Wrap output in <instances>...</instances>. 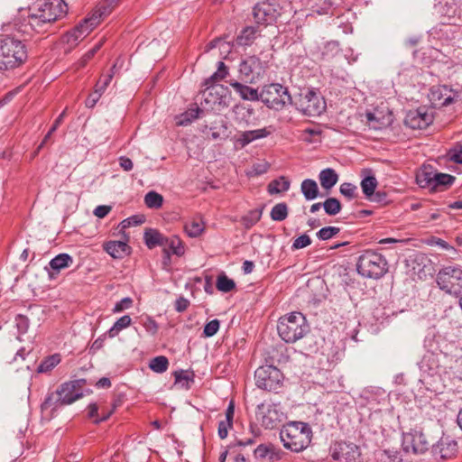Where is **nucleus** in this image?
Here are the masks:
<instances>
[{"label":"nucleus","instance_id":"1","mask_svg":"<svg viewBox=\"0 0 462 462\" xmlns=\"http://www.w3.org/2000/svg\"><path fill=\"white\" fill-rule=\"evenodd\" d=\"M86 383V379L68 381L61 383L55 392L49 393L41 404L42 416L51 420L60 408L82 398L83 386Z\"/></svg>","mask_w":462,"mask_h":462},{"label":"nucleus","instance_id":"2","mask_svg":"<svg viewBox=\"0 0 462 462\" xmlns=\"http://www.w3.org/2000/svg\"><path fill=\"white\" fill-rule=\"evenodd\" d=\"M113 3V0L99 3L87 17L63 35V42L69 44L70 48L77 46L105 17L111 14L114 8Z\"/></svg>","mask_w":462,"mask_h":462},{"label":"nucleus","instance_id":"3","mask_svg":"<svg viewBox=\"0 0 462 462\" xmlns=\"http://www.w3.org/2000/svg\"><path fill=\"white\" fill-rule=\"evenodd\" d=\"M312 430L310 426L302 421H291L280 430V439L283 447L292 452H300L310 443Z\"/></svg>","mask_w":462,"mask_h":462},{"label":"nucleus","instance_id":"4","mask_svg":"<svg viewBox=\"0 0 462 462\" xmlns=\"http://www.w3.org/2000/svg\"><path fill=\"white\" fill-rule=\"evenodd\" d=\"M27 58V48L23 41L7 35L0 38V70L19 68Z\"/></svg>","mask_w":462,"mask_h":462},{"label":"nucleus","instance_id":"5","mask_svg":"<svg viewBox=\"0 0 462 462\" xmlns=\"http://www.w3.org/2000/svg\"><path fill=\"white\" fill-rule=\"evenodd\" d=\"M277 331L284 342L295 343L310 331V327L305 316L294 311L279 319Z\"/></svg>","mask_w":462,"mask_h":462},{"label":"nucleus","instance_id":"6","mask_svg":"<svg viewBox=\"0 0 462 462\" xmlns=\"http://www.w3.org/2000/svg\"><path fill=\"white\" fill-rule=\"evenodd\" d=\"M356 270L365 278L377 280L388 272V262L380 253L365 250L358 257Z\"/></svg>","mask_w":462,"mask_h":462},{"label":"nucleus","instance_id":"7","mask_svg":"<svg viewBox=\"0 0 462 462\" xmlns=\"http://www.w3.org/2000/svg\"><path fill=\"white\" fill-rule=\"evenodd\" d=\"M271 59L272 56L269 57L263 53H261V56L250 55L245 57L239 64L238 71L241 79L251 84L262 79L270 68Z\"/></svg>","mask_w":462,"mask_h":462},{"label":"nucleus","instance_id":"8","mask_svg":"<svg viewBox=\"0 0 462 462\" xmlns=\"http://www.w3.org/2000/svg\"><path fill=\"white\" fill-rule=\"evenodd\" d=\"M260 101L268 108L282 110L287 105H292V97L287 87L279 83L264 85L260 91Z\"/></svg>","mask_w":462,"mask_h":462},{"label":"nucleus","instance_id":"9","mask_svg":"<svg viewBox=\"0 0 462 462\" xmlns=\"http://www.w3.org/2000/svg\"><path fill=\"white\" fill-rule=\"evenodd\" d=\"M437 284L439 289L450 295L462 294V268L458 265H449L441 268L437 273Z\"/></svg>","mask_w":462,"mask_h":462},{"label":"nucleus","instance_id":"10","mask_svg":"<svg viewBox=\"0 0 462 462\" xmlns=\"http://www.w3.org/2000/svg\"><path fill=\"white\" fill-rule=\"evenodd\" d=\"M294 105L300 113L308 116H319L326 110L325 99L314 89L301 91Z\"/></svg>","mask_w":462,"mask_h":462},{"label":"nucleus","instance_id":"11","mask_svg":"<svg viewBox=\"0 0 462 462\" xmlns=\"http://www.w3.org/2000/svg\"><path fill=\"white\" fill-rule=\"evenodd\" d=\"M254 379L258 388L269 392H276L282 385L283 374L273 365H264L256 369Z\"/></svg>","mask_w":462,"mask_h":462},{"label":"nucleus","instance_id":"12","mask_svg":"<svg viewBox=\"0 0 462 462\" xmlns=\"http://www.w3.org/2000/svg\"><path fill=\"white\" fill-rule=\"evenodd\" d=\"M402 449L406 453L424 454L431 446L430 441L420 429H411L402 434Z\"/></svg>","mask_w":462,"mask_h":462},{"label":"nucleus","instance_id":"13","mask_svg":"<svg viewBox=\"0 0 462 462\" xmlns=\"http://www.w3.org/2000/svg\"><path fill=\"white\" fill-rule=\"evenodd\" d=\"M256 417L264 428L273 429L285 419V414L280 404L263 402L257 405Z\"/></svg>","mask_w":462,"mask_h":462},{"label":"nucleus","instance_id":"14","mask_svg":"<svg viewBox=\"0 0 462 462\" xmlns=\"http://www.w3.org/2000/svg\"><path fill=\"white\" fill-rule=\"evenodd\" d=\"M254 19L260 25L273 23L280 15L279 5L275 0H266L257 3L253 10Z\"/></svg>","mask_w":462,"mask_h":462},{"label":"nucleus","instance_id":"15","mask_svg":"<svg viewBox=\"0 0 462 462\" xmlns=\"http://www.w3.org/2000/svg\"><path fill=\"white\" fill-rule=\"evenodd\" d=\"M331 456L337 462H363L359 447L350 442L336 443Z\"/></svg>","mask_w":462,"mask_h":462},{"label":"nucleus","instance_id":"16","mask_svg":"<svg viewBox=\"0 0 462 462\" xmlns=\"http://www.w3.org/2000/svg\"><path fill=\"white\" fill-rule=\"evenodd\" d=\"M429 97L435 107H440L456 102L459 97V94L457 91L443 85L433 87L430 89Z\"/></svg>","mask_w":462,"mask_h":462},{"label":"nucleus","instance_id":"17","mask_svg":"<svg viewBox=\"0 0 462 462\" xmlns=\"http://www.w3.org/2000/svg\"><path fill=\"white\" fill-rule=\"evenodd\" d=\"M44 16L45 15L38 9L36 13L28 15L27 19L24 20L18 30L26 34H31L32 32L37 33L46 32L51 23L48 22Z\"/></svg>","mask_w":462,"mask_h":462},{"label":"nucleus","instance_id":"18","mask_svg":"<svg viewBox=\"0 0 462 462\" xmlns=\"http://www.w3.org/2000/svg\"><path fill=\"white\" fill-rule=\"evenodd\" d=\"M51 23L62 18L68 12V5L64 0H46L38 8Z\"/></svg>","mask_w":462,"mask_h":462},{"label":"nucleus","instance_id":"19","mask_svg":"<svg viewBox=\"0 0 462 462\" xmlns=\"http://www.w3.org/2000/svg\"><path fill=\"white\" fill-rule=\"evenodd\" d=\"M432 123V116L425 107L407 112L404 124L411 129H424Z\"/></svg>","mask_w":462,"mask_h":462},{"label":"nucleus","instance_id":"20","mask_svg":"<svg viewBox=\"0 0 462 462\" xmlns=\"http://www.w3.org/2000/svg\"><path fill=\"white\" fill-rule=\"evenodd\" d=\"M457 452V443L449 437H442L436 445H432V454L436 458H451Z\"/></svg>","mask_w":462,"mask_h":462},{"label":"nucleus","instance_id":"21","mask_svg":"<svg viewBox=\"0 0 462 462\" xmlns=\"http://www.w3.org/2000/svg\"><path fill=\"white\" fill-rule=\"evenodd\" d=\"M103 248L115 259H122L131 253V247L125 241H108L104 244Z\"/></svg>","mask_w":462,"mask_h":462},{"label":"nucleus","instance_id":"22","mask_svg":"<svg viewBox=\"0 0 462 462\" xmlns=\"http://www.w3.org/2000/svg\"><path fill=\"white\" fill-rule=\"evenodd\" d=\"M227 73H228V70H227V68L225 65V63L223 61H218L217 71L213 75H211L208 79H207L205 81L207 89L205 90L204 95L208 94V96H212L214 92L217 93V88L218 87L217 86L215 87L214 84L216 82L223 79L224 78H226Z\"/></svg>","mask_w":462,"mask_h":462},{"label":"nucleus","instance_id":"23","mask_svg":"<svg viewBox=\"0 0 462 462\" xmlns=\"http://www.w3.org/2000/svg\"><path fill=\"white\" fill-rule=\"evenodd\" d=\"M229 85L242 99L249 101L260 100V92L258 89L244 85L236 80H230Z\"/></svg>","mask_w":462,"mask_h":462},{"label":"nucleus","instance_id":"24","mask_svg":"<svg viewBox=\"0 0 462 462\" xmlns=\"http://www.w3.org/2000/svg\"><path fill=\"white\" fill-rule=\"evenodd\" d=\"M72 263L73 258L69 254L65 253L59 254L49 263L51 269V272L49 273L50 277L54 278L62 269L70 266Z\"/></svg>","mask_w":462,"mask_h":462},{"label":"nucleus","instance_id":"25","mask_svg":"<svg viewBox=\"0 0 462 462\" xmlns=\"http://www.w3.org/2000/svg\"><path fill=\"white\" fill-rule=\"evenodd\" d=\"M270 132L265 128L245 131L241 133V134L236 138V143L241 148H244L254 140L268 136Z\"/></svg>","mask_w":462,"mask_h":462},{"label":"nucleus","instance_id":"26","mask_svg":"<svg viewBox=\"0 0 462 462\" xmlns=\"http://www.w3.org/2000/svg\"><path fill=\"white\" fill-rule=\"evenodd\" d=\"M143 240L149 249H153L156 246L166 245L167 236H163L157 229L150 228L145 230Z\"/></svg>","mask_w":462,"mask_h":462},{"label":"nucleus","instance_id":"27","mask_svg":"<svg viewBox=\"0 0 462 462\" xmlns=\"http://www.w3.org/2000/svg\"><path fill=\"white\" fill-rule=\"evenodd\" d=\"M319 180L321 187L326 189H331L338 180V175L332 168L322 170L319 174Z\"/></svg>","mask_w":462,"mask_h":462},{"label":"nucleus","instance_id":"28","mask_svg":"<svg viewBox=\"0 0 462 462\" xmlns=\"http://www.w3.org/2000/svg\"><path fill=\"white\" fill-rule=\"evenodd\" d=\"M361 189L365 198L371 201H378L374 196V190L378 185L377 180L374 175H368L361 180Z\"/></svg>","mask_w":462,"mask_h":462},{"label":"nucleus","instance_id":"29","mask_svg":"<svg viewBox=\"0 0 462 462\" xmlns=\"http://www.w3.org/2000/svg\"><path fill=\"white\" fill-rule=\"evenodd\" d=\"M205 229V224L200 217H195L184 225V231L189 237L199 236Z\"/></svg>","mask_w":462,"mask_h":462},{"label":"nucleus","instance_id":"30","mask_svg":"<svg viewBox=\"0 0 462 462\" xmlns=\"http://www.w3.org/2000/svg\"><path fill=\"white\" fill-rule=\"evenodd\" d=\"M300 191L306 200H313L317 199L319 194L317 182L311 179H305L301 182Z\"/></svg>","mask_w":462,"mask_h":462},{"label":"nucleus","instance_id":"31","mask_svg":"<svg viewBox=\"0 0 462 462\" xmlns=\"http://www.w3.org/2000/svg\"><path fill=\"white\" fill-rule=\"evenodd\" d=\"M258 30L254 26L244 28L236 38V43L240 46H249L256 39Z\"/></svg>","mask_w":462,"mask_h":462},{"label":"nucleus","instance_id":"32","mask_svg":"<svg viewBox=\"0 0 462 462\" xmlns=\"http://www.w3.org/2000/svg\"><path fill=\"white\" fill-rule=\"evenodd\" d=\"M291 182L284 177L281 176L275 180H273L267 186V191L270 195L285 192L290 189Z\"/></svg>","mask_w":462,"mask_h":462},{"label":"nucleus","instance_id":"33","mask_svg":"<svg viewBox=\"0 0 462 462\" xmlns=\"http://www.w3.org/2000/svg\"><path fill=\"white\" fill-rule=\"evenodd\" d=\"M456 180V177L447 173L435 172L433 190H444L450 187Z\"/></svg>","mask_w":462,"mask_h":462},{"label":"nucleus","instance_id":"34","mask_svg":"<svg viewBox=\"0 0 462 462\" xmlns=\"http://www.w3.org/2000/svg\"><path fill=\"white\" fill-rule=\"evenodd\" d=\"M438 361L435 358L434 350H430L428 354L424 355L420 363V369L429 374H432L438 368Z\"/></svg>","mask_w":462,"mask_h":462},{"label":"nucleus","instance_id":"35","mask_svg":"<svg viewBox=\"0 0 462 462\" xmlns=\"http://www.w3.org/2000/svg\"><path fill=\"white\" fill-rule=\"evenodd\" d=\"M61 361L60 354H53L45 357L38 365L37 372L38 373H49L54 367H56Z\"/></svg>","mask_w":462,"mask_h":462},{"label":"nucleus","instance_id":"36","mask_svg":"<svg viewBox=\"0 0 462 462\" xmlns=\"http://www.w3.org/2000/svg\"><path fill=\"white\" fill-rule=\"evenodd\" d=\"M132 323V319L129 315H124L119 318L114 325L107 331L110 338L116 337L123 329L128 328Z\"/></svg>","mask_w":462,"mask_h":462},{"label":"nucleus","instance_id":"37","mask_svg":"<svg viewBox=\"0 0 462 462\" xmlns=\"http://www.w3.org/2000/svg\"><path fill=\"white\" fill-rule=\"evenodd\" d=\"M434 175L435 172L423 170L419 172L416 176V181L420 188L430 189L433 190L434 189Z\"/></svg>","mask_w":462,"mask_h":462},{"label":"nucleus","instance_id":"38","mask_svg":"<svg viewBox=\"0 0 462 462\" xmlns=\"http://www.w3.org/2000/svg\"><path fill=\"white\" fill-rule=\"evenodd\" d=\"M162 246L177 256H181L185 253L184 244L178 236L167 237L166 245Z\"/></svg>","mask_w":462,"mask_h":462},{"label":"nucleus","instance_id":"39","mask_svg":"<svg viewBox=\"0 0 462 462\" xmlns=\"http://www.w3.org/2000/svg\"><path fill=\"white\" fill-rule=\"evenodd\" d=\"M215 48H218L220 54H225V58L231 52L232 45L220 38H217L210 42H208L206 46V51H209Z\"/></svg>","mask_w":462,"mask_h":462},{"label":"nucleus","instance_id":"40","mask_svg":"<svg viewBox=\"0 0 462 462\" xmlns=\"http://www.w3.org/2000/svg\"><path fill=\"white\" fill-rule=\"evenodd\" d=\"M169 367V360L164 356H159L151 359L149 368L155 373H164Z\"/></svg>","mask_w":462,"mask_h":462},{"label":"nucleus","instance_id":"41","mask_svg":"<svg viewBox=\"0 0 462 462\" xmlns=\"http://www.w3.org/2000/svg\"><path fill=\"white\" fill-rule=\"evenodd\" d=\"M273 221H283L288 217V206L284 202L274 205L270 212Z\"/></svg>","mask_w":462,"mask_h":462},{"label":"nucleus","instance_id":"42","mask_svg":"<svg viewBox=\"0 0 462 462\" xmlns=\"http://www.w3.org/2000/svg\"><path fill=\"white\" fill-rule=\"evenodd\" d=\"M262 209H254L249 211L241 218V222L245 228L249 229L254 226L262 217Z\"/></svg>","mask_w":462,"mask_h":462},{"label":"nucleus","instance_id":"43","mask_svg":"<svg viewBox=\"0 0 462 462\" xmlns=\"http://www.w3.org/2000/svg\"><path fill=\"white\" fill-rule=\"evenodd\" d=\"M200 109L199 107L191 108L180 115L177 119L178 125H188L199 116Z\"/></svg>","mask_w":462,"mask_h":462},{"label":"nucleus","instance_id":"44","mask_svg":"<svg viewBox=\"0 0 462 462\" xmlns=\"http://www.w3.org/2000/svg\"><path fill=\"white\" fill-rule=\"evenodd\" d=\"M216 286L219 291L229 292L235 289L236 282L225 273H221L217 276Z\"/></svg>","mask_w":462,"mask_h":462},{"label":"nucleus","instance_id":"45","mask_svg":"<svg viewBox=\"0 0 462 462\" xmlns=\"http://www.w3.org/2000/svg\"><path fill=\"white\" fill-rule=\"evenodd\" d=\"M144 203L149 208H160L163 203V197L156 191H149L144 196Z\"/></svg>","mask_w":462,"mask_h":462},{"label":"nucleus","instance_id":"46","mask_svg":"<svg viewBox=\"0 0 462 462\" xmlns=\"http://www.w3.org/2000/svg\"><path fill=\"white\" fill-rule=\"evenodd\" d=\"M322 207L325 212L329 216L338 214L342 208L340 201L336 198H328L323 203Z\"/></svg>","mask_w":462,"mask_h":462},{"label":"nucleus","instance_id":"47","mask_svg":"<svg viewBox=\"0 0 462 462\" xmlns=\"http://www.w3.org/2000/svg\"><path fill=\"white\" fill-rule=\"evenodd\" d=\"M175 383H180L183 387L189 388V383L194 382L192 372L180 370L174 372Z\"/></svg>","mask_w":462,"mask_h":462},{"label":"nucleus","instance_id":"48","mask_svg":"<svg viewBox=\"0 0 462 462\" xmlns=\"http://www.w3.org/2000/svg\"><path fill=\"white\" fill-rule=\"evenodd\" d=\"M321 134V130L319 128H307L302 131L300 138L302 141L311 143L318 142V137Z\"/></svg>","mask_w":462,"mask_h":462},{"label":"nucleus","instance_id":"49","mask_svg":"<svg viewBox=\"0 0 462 462\" xmlns=\"http://www.w3.org/2000/svg\"><path fill=\"white\" fill-rule=\"evenodd\" d=\"M115 69H116V65H114L111 69H110V72L106 75H105L103 77V79H100L96 86H95V89L97 90V92H100L101 94H103L106 88L109 86V84L111 83V80L114 77V74H115Z\"/></svg>","mask_w":462,"mask_h":462},{"label":"nucleus","instance_id":"50","mask_svg":"<svg viewBox=\"0 0 462 462\" xmlns=\"http://www.w3.org/2000/svg\"><path fill=\"white\" fill-rule=\"evenodd\" d=\"M340 232V228L337 226H325L317 232V236L319 240L326 241Z\"/></svg>","mask_w":462,"mask_h":462},{"label":"nucleus","instance_id":"51","mask_svg":"<svg viewBox=\"0 0 462 462\" xmlns=\"http://www.w3.org/2000/svg\"><path fill=\"white\" fill-rule=\"evenodd\" d=\"M425 244L430 246H439L444 250L452 251L454 253H457V250L455 247L450 245L448 243H447L445 240L437 237V236H430L425 240Z\"/></svg>","mask_w":462,"mask_h":462},{"label":"nucleus","instance_id":"52","mask_svg":"<svg viewBox=\"0 0 462 462\" xmlns=\"http://www.w3.org/2000/svg\"><path fill=\"white\" fill-rule=\"evenodd\" d=\"M339 191L348 199H353L357 197V187L350 182L342 183Z\"/></svg>","mask_w":462,"mask_h":462},{"label":"nucleus","instance_id":"53","mask_svg":"<svg viewBox=\"0 0 462 462\" xmlns=\"http://www.w3.org/2000/svg\"><path fill=\"white\" fill-rule=\"evenodd\" d=\"M339 51V44L337 42L331 41L325 44L324 50L322 51L323 59H329Z\"/></svg>","mask_w":462,"mask_h":462},{"label":"nucleus","instance_id":"54","mask_svg":"<svg viewBox=\"0 0 462 462\" xmlns=\"http://www.w3.org/2000/svg\"><path fill=\"white\" fill-rule=\"evenodd\" d=\"M219 320L215 319L208 322L203 329V335L205 337H211L217 334L219 329Z\"/></svg>","mask_w":462,"mask_h":462},{"label":"nucleus","instance_id":"55","mask_svg":"<svg viewBox=\"0 0 462 462\" xmlns=\"http://www.w3.org/2000/svg\"><path fill=\"white\" fill-rule=\"evenodd\" d=\"M310 244H311L310 237L308 235L303 234L294 240V242L292 243V245H291V249L292 250L302 249V248L307 247Z\"/></svg>","mask_w":462,"mask_h":462},{"label":"nucleus","instance_id":"56","mask_svg":"<svg viewBox=\"0 0 462 462\" xmlns=\"http://www.w3.org/2000/svg\"><path fill=\"white\" fill-rule=\"evenodd\" d=\"M15 323L20 334H24L27 332L30 324L27 317L21 314L17 315L15 318Z\"/></svg>","mask_w":462,"mask_h":462},{"label":"nucleus","instance_id":"57","mask_svg":"<svg viewBox=\"0 0 462 462\" xmlns=\"http://www.w3.org/2000/svg\"><path fill=\"white\" fill-rule=\"evenodd\" d=\"M133 305V300L130 297L123 298L120 301L116 302L113 308L114 313H119L125 310H128Z\"/></svg>","mask_w":462,"mask_h":462},{"label":"nucleus","instance_id":"58","mask_svg":"<svg viewBox=\"0 0 462 462\" xmlns=\"http://www.w3.org/2000/svg\"><path fill=\"white\" fill-rule=\"evenodd\" d=\"M451 161L462 164V144L457 143L448 152Z\"/></svg>","mask_w":462,"mask_h":462},{"label":"nucleus","instance_id":"59","mask_svg":"<svg viewBox=\"0 0 462 462\" xmlns=\"http://www.w3.org/2000/svg\"><path fill=\"white\" fill-rule=\"evenodd\" d=\"M143 222V217H140V216H132L128 218H125L124 219L121 223H120V226H121V228L122 229H125V228H128L132 226H138V225H141L142 223Z\"/></svg>","mask_w":462,"mask_h":462},{"label":"nucleus","instance_id":"60","mask_svg":"<svg viewBox=\"0 0 462 462\" xmlns=\"http://www.w3.org/2000/svg\"><path fill=\"white\" fill-rule=\"evenodd\" d=\"M233 424L226 420H220L218 422L217 434L221 439H224L227 437L228 430L232 428Z\"/></svg>","mask_w":462,"mask_h":462},{"label":"nucleus","instance_id":"61","mask_svg":"<svg viewBox=\"0 0 462 462\" xmlns=\"http://www.w3.org/2000/svg\"><path fill=\"white\" fill-rule=\"evenodd\" d=\"M366 123L370 128L373 129H380L382 127V124L379 122L378 118L372 112L365 113Z\"/></svg>","mask_w":462,"mask_h":462},{"label":"nucleus","instance_id":"62","mask_svg":"<svg viewBox=\"0 0 462 462\" xmlns=\"http://www.w3.org/2000/svg\"><path fill=\"white\" fill-rule=\"evenodd\" d=\"M100 44H97L91 50L87 51L79 60V65L84 67L97 53V51L100 49Z\"/></svg>","mask_w":462,"mask_h":462},{"label":"nucleus","instance_id":"63","mask_svg":"<svg viewBox=\"0 0 462 462\" xmlns=\"http://www.w3.org/2000/svg\"><path fill=\"white\" fill-rule=\"evenodd\" d=\"M269 452H271V446L267 445H259L254 449V457L256 458H266L269 456Z\"/></svg>","mask_w":462,"mask_h":462},{"label":"nucleus","instance_id":"64","mask_svg":"<svg viewBox=\"0 0 462 462\" xmlns=\"http://www.w3.org/2000/svg\"><path fill=\"white\" fill-rule=\"evenodd\" d=\"M103 94L100 92H97V89H94V92L89 94L87 99L85 100V105L87 107H94L95 105L97 103L99 98L101 97Z\"/></svg>","mask_w":462,"mask_h":462}]
</instances>
